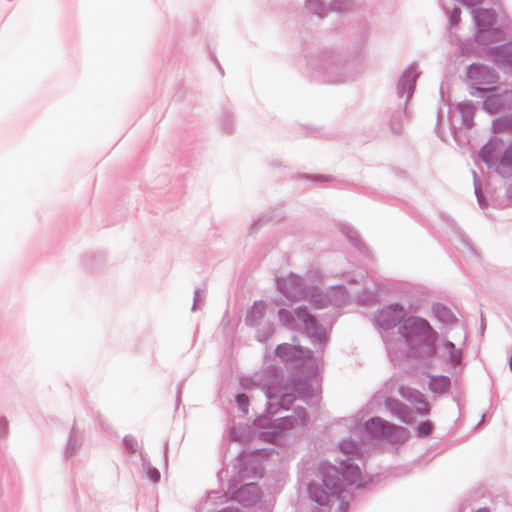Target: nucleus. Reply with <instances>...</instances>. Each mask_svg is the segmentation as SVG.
Instances as JSON below:
<instances>
[{"mask_svg": "<svg viewBox=\"0 0 512 512\" xmlns=\"http://www.w3.org/2000/svg\"><path fill=\"white\" fill-rule=\"evenodd\" d=\"M367 430L375 437H387L393 441L406 437V432L402 428H397L393 425L387 424L380 418H375L367 422Z\"/></svg>", "mask_w": 512, "mask_h": 512, "instance_id": "f257e3e1", "label": "nucleus"}, {"mask_svg": "<svg viewBox=\"0 0 512 512\" xmlns=\"http://www.w3.org/2000/svg\"><path fill=\"white\" fill-rule=\"evenodd\" d=\"M325 486L329 491L318 492V489L310 490L311 497L322 505L328 501L330 494H336L339 491V487L335 483L330 484L328 480H325Z\"/></svg>", "mask_w": 512, "mask_h": 512, "instance_id": "f03ea898", "label": "nucleus"}, {"mask_svg": "<svg viewBox=\"0 0 512 512\" xmlns=\"http://www.w3.org/2000/svg\"><path fill=\"white\" fill-rule=\"evenodd\" d=\"M387 405L404 422H411L412 421L411 413L401 403H399V402H397L395 400H388Z\"/></svg>", "mask_w": 512, "mask_h": 512, "instance_id": "7ed1b4c3", "label": "nucleus"}, {"mask_svg": "<svg viewBox=\"0 0 512 512\" xmlns=\"http://www.w3.org/2000/svg\"><path fill=\"white\" fill-rule=\"evenodd\" d=\"M431 389L434 391H445L449 387V381L445 377H440L439 379H432Z\"/></svg>", "mask_w": 512, "mask_h": 512, "instance_id": "20e7f679", "label": "nucleus"}, {"mask_svg": "<svg viewBox=\"0 0 512 512\" xmlns=\"http://www.w3.org/2000/svg\"><path fill=\"white\" fill-rule=\"evenodd\" d=\"M407 325H410V326H416L418 329H425L426 326H427V322L423 319H417V318H408L405 320V327Z\"/></svg>", "mask_w": 512, "mask_h": 512, "instance_id": "39448f33", "label": "nucleus"}, {"mask_svg": "<svg viewBox=\"0 0 512 512\" xmlns=\"http://www.w3.org/2000/svg\"><path fill=\"white\" fill-rule=\"evenodd\" d=\"M401 312H402V308H400L398 305H395L394 307H391V308L387 309L386 311H384L383 313H381L378 321L384 325L386 316H390V314H392V313L400 314Z\"/></svg>", "mask_w": 512, "mask_h": 512, "instance_id": "423d86ee", "label": "nucleus"}, {"mask_svg": "<svg viewBox=\"0 0 512 512\" xmlns=\"http://www.w3.org/2000/svg\"><path fill=\"white\" fill-rule=\"evenodd\" d=\"M418 430L422 436H428L432 431V425L429 422H424L419 426Z\"/></svg>", "mask_w": 512, "mask_h": 512, "instance_id": "0eeeda50", "label": "nucleus"}, {"mask_svg": "<svg viewBox=\"0 0 512 512\" xmlns=\"http://www.w3.org/2000/svg\"><path fill=\"white\" fill-rule=\"evenodd\" d=\"M237 402L239 406L246 411L247 405H248V397L245 394H239L237 396Z\"/></svg>", "mask_w": 512, "mask_h": 512, "instance_id": "6e6552de", "label": "nucleus"}, {"mask_svg": "<svg viewBox=\"0 0 512 512\" xmlns=\"http://www.w3.org/2000/svg\"><path fill=\"white\" fill-rule=\"evenodd\" d=\"M7 426H8L7 420L5 418H0V432L2 434L6 433Z\"/></svg>", "mask_w": 512, "mask_h": 512, "instance_id": "1a4fd4ad", "label": "nucleus"}, {"mask_svg": "<svg viewBox=\"0 0 512 512\" xmlns=\"http://www.w3.org/2000/svg\"><path fill=\"white\" fill-rule=\"evenodd\" d=\"M298 316L302 318L305 323H308V321L312 322V318L309 315L302 316L301 311H298Z\"/></svg>", "mask_w": 512, "mask_h": 512, "instance_id": "9d476101", "label": "nucleus"}, {"mask_svg": "<svg viewBox=\"0 0 512 512\" xmlns=\"http://www.w3.org/2000/svg\"><path fill=\"white\" fill-rule=\"evenodd\" d=\"M245 490L249 491V492H253L256 490V487L254 485H247L245 487Z\"/></svg>", "mask_w": 512, "mask_h": 512, "instance_id": "9b49d317", "label": "nucleus"}, {"mask_svg": "<svg viewBox=\"0 0 512 512\" xmlns=\"http://www.w3.org/2000/svg\"><path fill=\"white\" fill-rule=\"evenodd\" d=\"M347 471H350L351 473L353 474H358V471L356 468L352 467V466H348L347 467Z\"/></svg>", "mask_w": 512, "mask_h": 512, "instance_id": "f8f14e48", "label": "nucleus"}, {"mask_svg": "<svg viewBox=\"0 0 512 512\" xmlns=\"http://www.w3.org/2000/svg\"><path fill=\"white\" fill-rule=\"evenodd\" d=\"M151 477L156 481V480H157V478H158V472H157V471H154V472L152 473V476H151Z\"/></svg>", "mask_w": 512, "mask_h": 512, "instance_id": "ddd939ff", "label": "nucleus"}, {"mask_svg": "<svg viewBox=\"0 0 512 512\" xmlns=\"http://www.w3.org/2000/svg\"><path fill=\"white\" fill-rule=\"evenodd\" d=\"M425 406H427V405L425 404ZM423 411H424L425 413H427V412L429 411V409H428L427 407H425V408L423 409Z\"/></svg>", "mask_w": 512, "mask_h": 512, "instance_id": "4468645a", "label": "nucleus"}, {"mask_svg": "<svg viewBox=\"0 0 512 512\" xmlns=\"http://www.w3.org/2000/svg\"><path fill=\"white\" fill-rule=\"evenodd\" d=\"M510 368L512 370V357L510 358Z\"/></svg>", "mask_w": 512, "mask_h": 512, "instance_id": "2eb2a0df", "label": "nucleus"}]
</instances>
